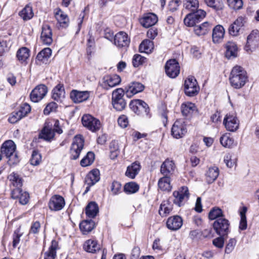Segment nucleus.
<instances>
[{"mask_svg":"<svg viewBox=\"0 0 259 259\" xmlns=\"http://www.w3.org/2000/svg\"><path fill=\"white\" fill-rule=\"evenodd\" d=\"M248 80L246 71L241 66H234L231 72L229 80L233 88L239 89L242 88Z\"/></svg>","mask_w":259,"mask_h":259,"instance_id":"obj_1","label":"nucleus"},{"mask_svg":"<svg viewBox=\"0 0 259 259\" xmlns=\"http://www.w3.org/2000/svg\"><path fill=\"white\" fill-rule=\"evenodd\" d=\"M16 149V146L12 140L5 141L1 147V153L9 159V163L10 165L16 164L19 162Z\"/></svg>","mask_w":259,"mask_h":259,"instance_id":"obj_2","label":"nucleus"},{"mask_svg":"<svg viewBox=\"0 0 259 259\" xmlns=\"http://www.w3.org/2000/svg\"><path fill=\"white\" fill-rule=\"evenodd\" d=\"M206 12L203 10L199 9L196 11L188 13L184 19L185 25L188 27L196 26V24L202 20L205 17Z\"/></svg>","mask_w":259,"mask_h":259,"instance_id":"obj_3","label":"nucleus"},{"mask_svg":"<svg viewBox=\"0 0 259 259\" xmlns=\"http://www.w3.org/2000/svg\"><path fill=\"white\" fill-rule=\"evenodd\" d=\"M123 95L124 91L121 88L116 89L112 93V104L117 111H122L126 106V102L123 98Z\"/></svg>","mask_w":259,"mask_h":259,"instance_id":"obj_4","label":"nucleus"},{"mask_svg":"<svg viewBox=\"0 0 259 259\" xmlns=\"http://www.w3.org/2000/svg\"><path fill=\"white\" fill-rule=\"evenodd\" d=\"M173 202L179 207L184 205L190 197L189 189L186 186H182L173 192Z\"/></svg>","mask_w":259,"mask_h":259,"instance_id":"obj_5","label":"nucleus"},{"mask_svg":"<svg viewBox=\"0 0 259 259\" xmlns=\"http://www.w3.org/2000/svg\"><path fill=\"white\" fill-rule=\"evenodd\" d=\"M199 87L196 79L193 76L188 77L185 81L184 92L189 97H194L199 92Z\"/></svg>","mask_w":259,"mask_h":259,"instance_id":"obj_6","label":"nucleus"},{"mask_svg":"<svg viewBox=\"0 0 259 259\" xmlns=\"http://www.w3.org/2000/svg\"><path fill=\"white\" fill-rule=\"evenodd\" d=\"M130 107L135 113L140 115H148L150 111L148 104L141 100L131 101Z\"/></svg>","mask_w":259,"mask_h":259,"instance_id":"obj_7","label":"nucleus"},{"mask_svg":"<svg viewBox=\"0 0 259 259\" xmlns=\"http://www.w3.org/2000/svg\"><path fill=\"white\" fill-rule=\"evenodd\" d=\"M84 145V140L80 135L76 136L70 149L71 159L76 160L80 155Z\"/></svg>","mask_w":259,"mask_h":259,"instance_id":"obj_8","label":"nucleus"},{"mask_svg":"<svg viewBox=\"0 0 259 259\" xmlns=\"http://www.w3.org/2000/svg\"><path fill=\"white\" fill-rule=\"evenodd\" d=\"M259 45V31L252 30L247 37L244 49L247 52L253 51Z\"/></svg>","mask_w":259,"mask_h":259,"instance_id":"obj_9","label":"nucleus"},{"mask_svg":"<svg viewBox=\"0 0 259 259\" xmlns=\"http://www.w3.org/2000/svg\"><path fill=\"white\" fill-rule=\"evenodd\" d=\"M187 132L186 124L181 119L177 120L174 123L171 130V135L176 139H180L186 134Z\"/></svg>","mask_w":259,"mask_h":259,"instance_id":"obj_10","label":"nucleus"},{"mask_svg":"<svg viewBox=\"0 0 259 259\" xmlns=\"http://www.w3.org/2000/svg\"><path fill=\"white\" fill-rule=\"evenodd\" d=\"M229 225V221L224 217L215 220L213 224L214 230L220 236H225L228 234Z\"/></svg>","mask_w":259,"mask_h":259,"instance_id":"obj_11","label":"nucleus"},{"mask_svg":"<svg viewBox=\"0 0 259 259\" xmlns=\"http://www.w3.org/2000/svg\"><path fill=\"white\" fill-rule=\"evenodd\" d=\"M82 124L92 132L99 130L101 123L99 120L90 114L84 115L81 119Z\"/></svg>","mask_w":259,"mask_h":259,"instance_id":"obj_12","label":"nucleus"},{"mask_svg":"<svg viewBox=\"0 0 259 259\" xmlns=\"http://www.w3.org/2000/svg\"><path fill=\"white\" fill-rule=\"evenodd\" d=\"M165 70L169 77H176L180 73V67L179 63L176 59L169 60L165 65Z\"/></svg>","mask_w":259,"mask_h":259,"instance_id":"obj_13","label":"nucleus"},{"mask_svg":"<svg viewBox=\"0 0 259 259\" xmlns=\"http://www.w3.org/2000/svg\"><path fill=\"white\" fill-rule=\"evenodd\" d=\"M121 79L119 75L117 74L108 75L103 78L100 85L103 89L108 90L118 85Z\"/></svg>","mask_w":259,"mask_h":259,"instance_id":"obj_14","label":"nucleus"},{"mask_svg":"<svg viewBox=\"0 0 259 259\" xmlns=\"http://www.w3.org/2000/svg\"><path fill=\"white\" fill-rule=\"evenodd\" d=\"M48 92L47 87L44 84L37 85L30 93L31 100L33 102H38L46 95Z\"/></svg>","mask_w":259,"mask_h":259,"instance_id":"obj_15","label":"nucleus"},{"mask_svg":"<svg viewBox=\"0 0 259 259\" xmlns=\"http://www.w3.org/2000/svg\"><path fill=\"white\" fill-rule=\"evenodd\" d=\"M130 42L127 34L123 31L117 33L114 37V44L118 48H126Z\"/></svg>","mask_w":259,"mask_h":259,"instance_id":"obj_16","label":"nucleus"},{"mask_svg":"<svg viewBox=\"0 0 259 259\" xmlns=\"http://www.w3.org/2000/svg\"><path fill=\"white\" fill-rule=\"evenodd\" d=\"M223 123L227 131L234 132L239 127V121L237 118L233 115L227 114L225 117Z\"/></svg>","mask_w":259,"mask_h":259,"instance_id":"obj_17","label":"nucleus"},{"mask_svg":"<svg viewBox=\"0 0 259 259\" xmlns=\"http://www.w3.org/2000/svg\"><path fill=\"white\" fill-rule=\"evenodd\" d=\"M65 204L64 198L60 195H55L51 198L49 206L52 210L59 211L64 207Z\"/></svg>","mask_w":259,"mask_h":259,"instance_id":"obj_18","label":"nucleus"},{"mask_svg":"<svg viewBox=\"0 0 259 259\" xmlns=\"http://www.w3.org/2000/svg\"><path fill=\"white\" fill-rule=\"evenodd\" d=\"M183 225V220L179 215H174L168 218L166 222V227L172 231L179 230Z\"/></svg>","mask_w":259,"mask_h":259,"instance_id":"obj_19","label":"nucleus"},{"mask_svg":"<svg viewBox=\"0 0 259 259\" xmlns=\"http://www.w3.org/2000/svg\"><path fill=\"white\" fill-rule=\"evenodd\" d=\"M70 97L73 102L80 103L88 99L90 97V92L73 90L70 93Z\"/></svg>","mask_w":259,"mask_h":259,"instance_id":"obj_20","label":"nucleus"},{"mask_svg":"<svg viewBox=\"0 0 259 259\" xmlns=\"http://www.w3.org/2000/svg\"><path fill=\"white\" fill-rule=\"evenodd\" d=\"M144 85L139 82H133L125 88V94L128 97H131L134 95L136 94L143 91Z\"/></svg>","mask_w":259,"mask_h":259,"instance_id":"obj_21","label":"nucleus"},{"mask_svg":"<svg viewBox=\"0 0 259 259\" xmlns=\"http://www.w3.org/2000/svg\"><path fill=\"white\" fill-rule=\"evenodd\" d=\"M40 38L44 44L50 45L53 41L52 32L50 26L44 24L42 26Z\"/></svg>","mask_w":259,"mask_h":259,"instance_id":"obj_22","label":"nucleus"},{"mask_svg":"<svg viewBox=\"0 0 259 259\" xmlns=\"http://www.w3.org/2000/svg\"><path fill=\"white\" fill-rule=\"evenodd\" d=\"M141 168L140 163L137 161H135L127 167L125 175L130 179H134L139 174Z\"/></svg>","mask_w":259,"mask_h":259,"instance_id":"obj_23","label":"nucleus"},{"mask_svg":"<svg viewBox=\"0 0 259 259\" xmlns=\"http://www.w3.org/2000/svg\"><path fill=\"white\" fill-rule=\"evenodd\" d=\"M65 97V92L63 84H58L52 91V98L58 102H62Z\"/></svg>","mask_w":259,"mask_h":259,"instance_id":"obj_24","label":"nucleus"},{"mask_svg":"<svg viewBox=\"0 0 259 259\" xmlns=\"http://www.w3.org/2000/svg\"><path fill=\"white\" fill-rule=\"evenodd\" d=\"M55 136V132L53 130L52 125L46 124L42 130L39 137L47 141H51Z\"/></svg>","mask_w":259,"mask_h":259,"instance_id":"obj_25","label":"nucleus"},{"mask_svg":"<svg viewBox=\"0 0 259 259\" xmlns=\"http://www.w3.org/2000/svg\"><path fill=\"white\" fill-rule=\"evenodd\" d=\"M157 21L158 19L156 15L149 13L140 19V23L144 27L148 28L156 24Z\"/></svg>","mask_w":259,"mask_h":259,"instance_id":"obj_26","label":"nucleus"},{"mask_svg":"<svg viewBox=\"0 0 259 259\" xmlns=\"http://www.w3.org/2000/svg\"><path fill=\"white\" fill-rule=\"evenodd\" d=\"M59 249L58 243L56 240H53L48 250L44 253V259H55L57 256L56 250Z\"/></svg>","mask_w":259,"mask_h":259,"instance_id":"obj_27","label":"nucleus"},{"mask_svg":"<svg viewBox=\"0 0 259 259\" xmlns=\"http://www.w3.org/2000/svg\"><path fill=\"white\" fill-rule=\"evenodd\" d=\"M100 180V172L98 169H94L90 171L85 179V182L88 186L91 187L95 185Z\"/></svg>","mask_w":259,"mask_h":259,"instance_id":"obj_28","label":"nucleus"},{"mask_svg":"<svg viewBox=\"0 0 259 259\" xmlns=\"http://www.w3.org/2000/svg\"><path fill=\"white\" fill-rule=\"evenodd\" d=\"M225 34V29L220 25H217L212 31V40L214 43L221 42L224 37Z\"/></svg>","mask_w":259,"mask_h":259,"instance_id":"obj_29","label":"nucleus"},{"mask_svg":"<svg viewBox=\"0 0 259 259\" xmlns=\"http://www.w3.org/2000/svg\"><path fill=\"white\" fill-rule=\"evenodd\" d=\"M219 175V169L217 166L208 168L205 173L206 181L208 184L212 183Z\"/></svg>","mask_w":259,"mask_h":259,"instance_id":"obj_30","label":"nucleus"},{"mask_svg":"<svg viewBox=\"0 0 259 259\" xmlns=\"http://www.w3.org/2000/svg\"><path fill=\"white\" fill-rule=\"evenodd\" d=\"M175 163L172 160H165L162 164L160 168V171L162 175L168 176L174 170Z\"/></svg>","mask_w":259,"mask_h":259,"instance_id":"obj_31","label":"nucleus"},{"mask_svg":"<svg viewBox=\"0 0 259 259\" xmlns=\"http://www.w3.org/2000/svg\"><path fill=\"white\" fill-rule=\"evenodd\" d=\"M95 227V223L92 220H86L82 221L79 224L80 231L83 234H87L90 232Z\"/></svg>","mask_w":259,"mask_h":259,"instance_id":"obj_32","label":"nucleus"},{"mask_svg":"<svg viewBox=\"0 0 259 259\" xmlns=\"http://www.w3.org/2000/svg\"><path fill=\"white\" fill-rule=\"evenodd\" d=\"M99 212V207L97 203L90 202L85 208L86 215L89 218H94Z\"/></svg>","mask_w":259,"mask_h":259,"instance_id":"obj_33","label":"nucleus"},{"mask_svg":"<svg viewBox=\"0 0 259 259\" xmlns=\"http://www.w3.org/2000/svg\"><path fill=\"white\" fill-rule=\"evenodd\" d=\"M83 249L87 252L95 253L100 249V245L96 241L90 239L84 242Z\"/></svg>","mask_w":259,"mask_h":259,"instance_id":"obj_34","label":"nucleus"},{"mask_svg":"<svg viewBox=\"0 0 259 259\" xmlns=\"http://www.w3.org/2000/svg\"><path fill=\"white\" fill-rule=\"evenodd\" d=\"M212 25L208 22H205L199 25H196L194 32L197 35H205L210 31Z\"/></svg>","mask_w":259,"mask_h":259,"instance_id":"obj_35","label":"nucleus"},{"mask_svg":"<svg viewBox=\"0 0 259 259\" xmlns=\"http://www.w3.org/2000/svg\"><path fill=\"white\" fill-rule=\"evenodd\" d=\"M226 51L225 53L226 57L230 59L235 58L237 56V47L234 42L229 41L226 45Z\"/></svg>","mask_w":259,"mask_h":259,"instance_id":"obj_36","label":"nucleus"},{"mask_svg":"<svg viewBox=\"0 0 259 259\" xmlns=\"http://www.w3.org/2000/svg\"><path fill=\"white\" fill-rule=\"evenodd\" d=\"M55 17L60 26L62 27H66L67 26L69 19L66 14L60 9L58 10L55 12Z\"/></svg>","mask_w":259,"mask_h":259,"instance_id":"obj_37","label":"nucleus"},{"mask_svg":"<svg viewBox=\"0 0 259 259\" xmlns=\"http://www.w3.org/2000/svg\"><path fill=\"white\" fill-rule=\"evenodd\" d=\"M172 205L168 200L163 201L160 206L159 213L162 217L169 214L172 210Z\"/></svg>","mask_w":259,"mask_h":259,"instance_id":"obj_38","label":"nucleus"},{"mask_svg":"<svg viewBox=\"0 0 259 259\" xmlns=\"http://www.w3.org/2000/svg\"><path fill=\"white\" fill-rule=\"evenodd\" d=\"M154 44L153 41L149 39H145L139 46V51L141 53L149 54L152 52Z\"/></svg>","mask_w":259,"mask_h":259,"instance_id":"obj_39","label":"nucleus"},{"mask_svg":"<svg viewBox=\"0 0 259 259\" xmlns=\"http://www.w3.org/2000/svg\"><path fill=\"white\" fill-rule=\"evenodd\" d=\"M16 56L19 62H25L29 58L30 51L26 47H22L18 50Z\"/></svg>","mask_w":259,"mask_h":259,"instance_id":"obj_40","label":"nucleus"},{"mask_svg":"<svg viewBox=\"0 0 259 259\" xmlns=\"http://www.w3.org/2000/svg\"><path fill=\"white\" fill-rule=\"evenodd\" d=\"M159 188L162 191H170L171 189V186L170 184V179L168 176H165L160 178L158 183Z\"/></svg>","mask_w":259,"mask_h":259,"instance_id":"obj_41","label":"nucleus"},{"mask_svg":"<svg viewBox=\"0 0 259 259\" xmlns=\"http://www.w3.org/2000/svg\"><path fill=\"white\" fill-rule=\"evenodd\" d=\"M184 7L186 10L191 12L199 10L198 0H184Z\"/></svg>","mask_w":259,"mask_h":259,"instance_id":"obj_42","label":"nucleus"},{"mask_svg":"<svg viewBox=\"0 0 259 259\" xmlns=\"http://www.w3.org/2000/svg\"><path fill=\"white\" fill-rule=\"evenodd\" d=\"M220 141L221 145L225 148H230L234 145V139L229 134L223 135L220 138Z\"/></svg>","mask_w":259,"mask_h":259,"instance_id":"obj_43","label":"nucleus"},{"mask_svg":"<svg viewBox=\"0 0 259 259\" xmlns=\"http://www.w3.org/2000/svg\"><path fill=\"white\" fill-rule=\"evenodd\" d=\"M247 208L246 206H243L240 210V221L239 223V229L241 230H246L247 228V220L246 213Z\"/></svg>","mask_w":259,"mask_h":259,"instance_id":"obj_44","label":"nucleus"},{"mask_svg":"<svg viewBox=\"0 0 259 259\" xmlns=\"http://www.w3.org/2000/svg\"><path fill=\"white\" fill-rule=\"evenodd\" d=\"M8 178L11 181L12 184L15 187H21L23 185V180L20 176L16 172L11 174Z\"/></svg>","mask_w":259,"mask_h":259,"instance_id":"obj_45","label":"nucleus"},{"mask_svg":"<svg viewBox=\"0 0 259 259\" xmlns=\"http://www.w3.org/2000/svg\"><path fill=\"white\" fill-rule=\"evenodd\" d=\"M195 109V106L192 103L188 102L181 105V112L184 116H188L192 114Z\"/></svg>","mask_w":259,"mask_h":259,"instance_id":"obj_46","label":"nucleus"},{"mask_svg":"<svg viewBox=\"0 0 259 259\" xmlns=\"http://www.w3.org/2000/svg\"><path fill=\"white\" fill-rule=\"evenodd\" d=\"M52 54V50L49 48H46L41 50L36 56V59L43 63L47 61Z\"/></svg>","mask_w":259,"mask_h":259,"instance_id":"obj_47","label":"nucleus"},{"mask_svg":"<svg viewBox=\"0 0 259 259\" xmlns=\"http://www.w3.org/2000/svg\"><path fill=\"white\" fill-rule=\"evenodd\" d=\"M205 4L215 11L221 10L224 7L222 0H204Z\"/></svg>","mask_w":259,"mask_h":259,"instance_id":"obj_48","label":"nucleus"},{"mask_svg":"<svg viewBox=\"0 0 259 259\" xmlns=\"http://www.w3.org/2000/svg\"><path fill=\"white\" fill-rule=\"evenodd\" d=\"M95 155L93 152H89L80 161V165L85 167L91 165L94 161Z\"/></svg>","mask_w":259,"mask_h":259,"instance_id":"obj_49","label":"nucleus"},{"mask_svg":"<svg viewBox=\"0 0 259 259\" xmlns=\"http://www.w3.org/2000/svg\"><path fill=\"white\" fill-rule=\"evenodd\" d=\"M19 15L24 20L30 19L33 16L32 8L30 6H26L20 12Z\"/></svg>","mask_w":259,"mask_h":259,"instance_id":"obj_50","label":"nucleus"},{"mask_svg":"<svg viewBox=\"0 0 259 259\" xmlns=\"http://www.w3.org/2000/svg\"><path fill=\"white\" fill-rule=\"evenodd\" d=\"M208 218L210 220H218L223 218V212L221 209L219 207H213L210 210L208 214Z\"/></svg>","mask_w":259,"mask_h":259,"instance_id":"obj_51","label":"nucleus"},{"mask_svg":"<svg viewBox=\"0 0 259 259\" xmlns=\"http://www.w3.org/2000/svg\"><path fill=\"white\" fill-rule=\"evenodd\" d=\"M139 185L135 182L126 183L124 186V191L127 194L135 193L139 190Z\"/></svg>","mask_w":259,"mask_h":259,"instance_id":"obj_52","label":"nucleus"},{"mask_svg":"<svg viewBox=\"0 0 259 259\" xmlns=\"http://www.w3.org/2000/svg\"><path fill=\"white\" fill-rule=\"evenodd\" d=\"M146 61V58L139 54H136L134 56L132 63L135 67H138L143 64Z\"/></svg>","mask_w":259,"mask_h":259,"instance_id":"obj_53","label":"nucleus"},{"mask_svg":"<svg viewBox=\"0 0 259 259\" xmlns=\"http://www.w3.org/2000/svg\"><path fill=\"white\" fill-rule=\"evenodd\" d=\"M41 159V155L36 150H33L30 160V163L33 165H37L39 164Z\"/></svg>","mask_w":259,"mask_h":259,"instance_id":"obj_54","label":"nucleus"},{"mask_svg":"<svg viewBox=\"0 0 259 259\" xmlns=\"http://www.w3.org/2000/svg\"><path fill=\"white\" fill-rule=\"evenodd\" d=\"M228 4L231 9L239 10L243 6L242 0H227Z\"/></svg>","mask_w":259,"mask_h":259,"instance_id":"obj_55","label":"nucleus"},{"mask_svg":"<svg viewBox=\"0 0 259 259\" xmlns=\"http://www.w3.org/2000/svg\"><path fill=\"white\" fill-rule=\"evenodd\" d=\"M30 111L31 107L26 103L22 104L18 110L20 114L22 116V117L26 116L30 112Z\"/></svg>","mask_w":259,"mask_h":259,"instance_id":"obj_56","label":"nucleus"},{"mask_svg":"<svg viewBox=\"0 0 259 259\" xmlns=\"http://www.w3.org/2000/svg\"><path fill=\"white\" fill-rule=\"evenodd\" d=\"M111 191L113 195H116L121 192V185L117 181H113L111 186Z\"/></svg>","mask_w":259,"mask_h":259,"instance_id":"obj_57","label":"nucleus"},{"mask_svg":"<svg viewBox=\"0 0 259 259\" xmlns=\"http://www.w3.org/2000/svg\"><path fill=\"white\" fill-rule=\"evenodd\" d=\"M224 162L227 167L231 168L236 165V158L232 159V155L228 153L224 157Z\"/></svg>","mask_w":259,"mask_h":259,"instance_id":"obj_58","label":"nucleus"},{"mask_svg":"<svg viewBox=\"0 0 259 259\" xmlns=\"http://www.w3.org/2000/svg\"><path fill=\"white\" fill-rule=\"evenodd\" d=\"M22 118V116L20 114L18 111H14L11 113L8 120L10 123H15Z\"/></svg>","mask_w":259,"mask_h":259,"instance_id":"obj_59","label":"nucleus"},{"mask_svg":"<svg viewBox=\"0 0 259 259\" xmlns=\"http://www.w3.org/2000/svg\"><path fill=\"white\" fill-rule=\"evenodd\" d=\"M10 47V42L7 40H0V56H2L5 52L8 51Z\"/></svg>","mask_w":259,"mask_h":259,"instance_id":"obj_60","label":"nucleus"},{"mask_svg":"<svg viewBox=\"0 0 259 259\" xmlns=\"http://www.w3.org/2000/svg\"><path fill=\"white\" fill-rule=\"evenodd\" d=\"M22 233L20 232V229H17L15 231L13 234V246L15 248L20 242V238L22 236Z\"/></svg>","mask_w":259,"mask_h":259,"instance_id":"obj_61","label":"nucleus"},{"mask_svg":"<svg viewBox=\"0 0 259 259\" xmlns=\"http://www.w3.org/2000/svg\"><path fill=\"white\" fill-rule=\"evenodd\" d=\"M236 244V240L235 239H230L226 245L225 248V252L228 254L231 253L233 250Z\"/></svg>","mask_w":259,"mask_h":259,"instance_id":"obj_62","label":"nucleus"},{"mask_svg":"<svg viewBox=\"0 0 259 259\" xmlns=\"http://www.w3.org/2000/svg\"><path fill=\"white\" fill-rule=\"evenodd\" d=\"M247 20V18L245 16H239L233 24L241 29L246 23Z\"/></svg>","mask_w":259,"mask_h":259,"instance_id":"obj_63","label":"nucleus"},{"mask_svg":"<svg viewBox=\"0 0 259 259\" xmlns=\"http://www.w3.org/2000/svg\"><path fill=\"white\" fill-rule=\"evenodd\" d=\"M57 108V104L55 102L49 103L44 110L45 114L48 115L51 112L56 110Z\"/></svg>","mask_w":259,"mask_h":259,"instance_id":"obj_64","label":"nucleus"}]
</instances>
